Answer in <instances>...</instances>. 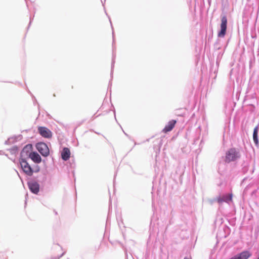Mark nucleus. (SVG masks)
Wrapping results in <instances>:
<instances>
[{"label": "nucleus", "mask_w": 259, "mask_h": 259, "mask_svg": "<svg viewBox=\"0 0 259 259\" xmlns=\"http://www.w3.org/2000/svg\"><path fill=\"white\" fill-rule=\"evenodd\" d=\"M221 23L220 25V30L218 31V37H219L214 44V48L215 50H221L223 47L224 45L222 43L221 38H223L226 34L227 29V18L225 15H221Z\"/></svg>", "instance_id": "obj_1"}, {"label": "nucleus", "mask_w": 259, "mask_h": 259, "mask_svg": "<svg viewBox=\"0 0 259 259\" xmlns=\"http://www.w3.org/2000/svg\"><path fill=\"white\" fill-rule=\"evenodd\" d=\"M108 17H109L108 16ZM109 19L110 23V24H111V27H112V37H113L112 45L113 46V44L114 43V33L113 28V26H112V22H111V19H110V18H109ZM115 57H116V54H115V53L114 52V49L113 47L112 63H111V73H110L111 78H110V80L109 81V84H108V90L110 92H111V86H112V82L111 81H112V79H113V71H114V64H115Z\"/></svg>", "instance_id": "obj_2"}, {"label": "nucleus", "mask_w": 259, "mask_h": 259, "mask_svg": "<svg viewBox=\"0 0 259 259\" xmlns=\"http://www.w3.org/2000/svg\"><path fill=\"white\" fill-rule=\"evenodd\" d=\"M239 157V152L234 148H230L226 153L225 161L228 163L235 161Z\"/></svg>", "instance_id": "obj_3"}, {"label": "nucleus", "mask_w": 259, "mask_h": 259, "mask_svg": "<svg viewBox=\"0 0 259 259\" xmlns=\"http://www.w3.org/2000/svg\"><path fill=\"white\" fill-rule=\"evenodd\" d=\"M33 146L31 144L25 145L20 152L19 161H24L29 158L30 154L33 152Z\"/></svg>", "instance_id": "obj_4"}, {"label": "nucleus", "mask_w": 259, "mask_h": 259, "mask_svg": "<svg viewBox=\"0 0 259 259\" xmlns=\"http://www.w3.org/2000/svg\"><path fill=\"white\" fill-rule=\"evenodd\" d=\"M35 147L37 151L42 156L47 157L49 155L50 150L46 143L44 142L37 143Z\"/></svg>", "instance_id": "obj_5"}, {"label": "nucleus", "mask_w": 259, "mask_h": 259, "mask_svg": "<svg viewBox=\"0 0 259 259\" xmlns=\"http://www.w3.org/2000/svg\"><path fill=\"white\" fill-rule=\"evenodd\" d=\"M20 166L23 172L28 176H32L33 174V168L28 163L27 160L19 161Z\"/></svg>", "instance_id": "obj_6"}, {"label": "nucleus", "mask_w": 259, "mask_h": 259, "mask_svg": "<svg viewBox=\"0 0 259 259\" xmlns=\"http://www.w3.org/2000/svg\"><path fill=\"white\" fill-rule=\"evenodd\" d=\"M27 185L30 191L32 193L38 194L40 190V185L36 181L33 180L28 181Z\"/></svg>", "instance_id": "obj_7"}, {"label": "nucleus", "mask_w": 259, "mask_h": 259, "mask_svg": "<svg viewBox=\"0 0 259 259\" xmlns=\"http://www.w3.org/2000/svg\"><path fill=\"white\" fill-rule=\"evenodd\" d=\"M38 132L42 137L45 138H51L52 137V132L47 127L45 126H39Z\"/></svg>", "instance_id": "obj_8"}, {"label": "nucleus", "mask_w": 259, "mask_h": 259, "mask_svg": "<svg viewBox=\"0 0 259 259\" xmlns=\"http://www.w3.org/2000/svg\"><path fill=\"white\" fill-rule=\"evenodd\" d=\"M232 200V195L231 194H226L222 195H220L217 198V200L218 203L221 204L223 202H226L229 203Z\"/></svg>", "instance_id": "obj_9"}, {"label": "nucleus", "mask_w": 259, "mask_h": 259, "mask_svg": "<svg viewBox=\"0 0 259 259\" xmlns=\"http://www.w3.org/2000/svg\"><path fill=\"white\" fill-rule=\"evenodd\" d=\"M70 151L67 147H64L61 151V158L64 161L68 160L70 157Z\"/></svg>", "instance_id": "obj_10"}, {"label": "nucleus", "mask_w": 259, "mask_h": 259, "mask_svg": "<svg viewBox=\"0 0 259 259\" xmlns=\"http://www.w3.org/2000/svg\"><path fill=\"white\" fill-rule=\"evenodd\" d=\"M22 138V135H19L18 136H14L9 138L5 142V145H11L13 144L18 141L21 140Z\"/></svg>", "instance_id": "obj_11"}, {"label": "nucleus", "mask_w": 259, "mask_h": 259, "mask_svg": "<svg viewBox=\"0 0 259 259\" xmlns=\"http://www.w3.org/2000/svg\"><path fill=\"white\" fill-rule=\"evenodd\" d=\"M177 123V120L175 119H172L168 121L167 124L165 125V127L163 129L162 131L166 133L167 132H169L171 131L174 127H175V125L176 123Z\"/></svg>", "instance_id": "obj_12"}, {"label": "nucleus", "mask_w": 259, "mask_h": 259, "mask_svg": "<svg viewBox=\"0 0 259 259\" xmlns=\"http://www.w3.org/2000/svg\"><path fill=\"white\" fill-rule=\"evenodd\" d=\"M30 158L35 163L38 164L41 162V156L36 151H33L29 156Z\"/></svg>", "instance_id": "obj_13"}, {"label": "nucleus", "mask_w": 259, "mask_h": 259, "mask_svg": "<svg viewBox=\"0 0 259 259\" xmlns=\"http://www.w3.org/2000/svg\"><path fill=\"white\" fill-rule=\"evenodd\" d=\"M258 125H256L253 129V141L255 145L258 147Z\"/></svg>", "instance_id": "obj_14"}, {"label": "nucleus", "mask_w": 259, "mask_h": 259, "mask_svg": "<svg viewBox=\"0 0 259 259\" xmlns=\"http://www.w3.org/2000/svg\"><path fill=\"white\" fill-rule=\"evenodd\" d=\"M239 259H248L250 257L252 254L248 250H244L237 254Z\"/></svg>", "instance_id": "obj_15"}, {"label": "nucleus", "mask_w": 259, "mask_h": 259, "mask_svg": "<svg viewBox=\"0 0 259 259\" xmlns=\"http://www.w3.org/2000/svg\"><path fill=\"white\" fill-rule=\"evenodd\" d=\"M225 161L220 162L218 164V172L222 175L226 170V164Z\"/></svg>", "instance_id": "obj_16"}, {"label": "nucleus", "mask_w": 259, "mask_h": 259, "mask_svg": "<svg viewBox=\"0 0 259 259\" xmlns=\"http://www.w3.org/2000/svg\"><path fill=\"white\" fill-rule=\"evenodd\" d=\"M227 46V44H226L225 46H224V49H222L221 50H215L216 52H217V59H216V62H217V64H219V63L220 62L222 58V56L224 54V51H225V49L226 48Z\"/></svg>", "instance_id": "obj_17"}, {"label": "nucleus", "mask_w": 259, "mask_h": 259, "mask_svg": "<svg viewBox=\"0 0 259 259\" xmlns=\"http://www.w3.org/2000/svg\"><path fill=\"white\" fill-rule=\"evenodd\" d=\"M19 148L17 146H14L11 148L8 149L11 154L15 155L18 152Z\"/></svg>", "instance_id": "obj_18"}, {"label": "nucleus", "mask_w": 259, "mask_h": 259, "mask_svg": "<svg viewBox=\"0 0 259 259\" xmlns=\"http://www.w3.org/2000/svg\"><path fill=\"white\" fill-rule=\"evenodd\" d=\"M65 253V252H63L60 255H58L57 256H53L51 257V259H59L60 257L63 256Z\"/></svg>", "instance_id": "obj_19"}, {"label": "nucleus", "mask_w": 259, "mask_h": 259, "mask_svg": "<svg viewBox=\"0 0 259 259\" xmlns=\"http://www.w3.org/2000/svg\"><path fill=\"white\" fill-rule=\"evenodd\" d=\"M39 170H40V168H39V166H38V165H36L34 168H33V173L34 172H35V173L38 172L39 171Z\"/></svg>", "instance_id": "obj_20"}, {"label": "nucleus", "mask_w": 259, "mask_h": 259, "mask_svg": "<svg viewBox=\"0 0 259 259\" xmlns=\"http://www.w3.org/2000/svg\"><path fill=\"white\" fill-rule=\"evenodd\" d=\"M180 167L179 166H178V167H177V170H176V172H177L178 174L180 175V176H182V175L183 174L184 171H181V172L179 171V170H180Z\"/></svg>", "instance_id": "obj_21"}, {"label": "nucleus", "mask_w": 259, "mask_h": 259, "mask_svg": "<svg viewBox=\"0 0 259 259\" xmlns=\"http://www.w3.org/2000/svg\"><path fill=\"white\" fill-rule=\"evenodd\" d=\"M33 17H34V15L33 16V17H30V21H29V24H28V27H27V30L29 29L31 23H32V21L33 19Z\"/></svg>", "instance_id": "obj_22"}, {"label": "nucleus", "mask_w": 259, "mask_h": 259, "mask_svg": "<svg viewBox=\"0 0 259 259\" xmlns=\"http://www.w3.org/2000/svg\"><path fill=\"white\" fill-rule=\"evenodd\" d=\"M32 98L33 100V103L38 104L35 97L33 96V95H32ZM38 105L39 106V105Z\"/></svg>", "instance_id": "obj_23"}, {"label": "nucleus", "mask_w": 259, "mask_h": 259, "mask_svg": "<svg viewBox=\"0 0 259 259\" xmlns=\"http://www.w3.org/2000/svg\"><path fill=\"white\" fill-rule=\"evenodd\" d=\"M248 170V168L246 166H244L242 168V171L243 172V173H245L247 172V171Z\"/></svg>", "instance_id": "obj_24"}, {"label": "nucleus", "mask_w": 259, "mask_h": 259, "mask_svg": "<svg viewBox=\"0 0 259 259\" xmlns=\"http://www.w3.org/2000/svg\"><path fill=\"white\" fill-rule=\"evenodd\" d=\"M100 114H99L98 115H96V114H95L92 117H91V120H94L96 117H98Z\"/></svg>", "instance_id": "obj_25"}, {"label": "nucleus", "mask_w": 259, "mask_h": 259, "mask_svg": "<svg viewBox=\"0 0 259 259\" xmlns=\"http://www.w3.org/2000/svg\"><path fill=\"white\" fill-rule=\"evenodd\" d=\"M47 180V177L46 175H44L43 177H42V182H45Z\"/></svg>", "instance_id": "obj_26"}, {"label": "nucleus", "mask_w": 259, "mask_h": 259, "mask_svg": "<svg viewBox=\"0 0 259 259\" xmlns=\"http://www.w3.org/2000/svg\"><path fill=\"white\" fill-rule=\"evenodd\" d=\"M124 253H125L126 259H128V255H127L126 249H124Z\"/></svg>", "instance_id": "obj_27"}, {"label": "nucleus", "mask_w": 259, "mask_h": 259, "mask_svg": "<svg viewBox=\"0 0 259 259\" xmlns=\"http://www.w3.org/2000/svg\"><path fill=\"white\" fill-rule=\"evenodd\" d=\"M27 92L32 96V95H33L31 92L29 91V90L27 88L26 89Z\"/></svg>", "instance_id": "obj_28"}, {"label": "nucleus", "mask_w": 259, "mask_h": 259, "mask_svg": "<svg viewBox=\"0 0 259 259\" xmlns=\"http://www.w3.org/2000/svg\"><path fill=\"white\" fill-rule=\"evenodd\" d=\"M114 117H115V119L116 121H117V119H116V118L115 110V109L114 110Z\"/></svg>", "instance_id": "obj_29"}, {"label": "nucleus", "mask_w": 259, "mask_h": 259, "mask_svg": "<svg viewBox=\"0 0 259 259\" xmlns=\"http://www.w3.org/2000/svg\"><path fill=\"white\" fill-rule=\"evenodd\" d=\"M30 130V129H29V130H24V131H22V133H23V132H28V131H29Z\"/></svg>", "instance_id": "obj_30"}, {"label": "nucleus", "mask_w": 259, "mask_h": 259, "mask_svg": "<svg viewBox=\"0 0 259 259\" xmlns=\"http://www.w3.org/2000/svg\"><path fill=\"white\" fill-rule=\"evenodd\" d=\"M4 152L3 151H0V154H4Z\"/></svg>", "instance_id": "obj_31"}, {"label": "nucleus", "mask_w": 259, "mask_h": 259, "mask_svg": "<svg viewBox=\"0 0 259 259\" xmlns=\"http://www.w3.org/2000/svg\"><path fill=\"white\" fill-rule=\"evenodd\" d=\"M184 259H190V258H188L187 257H185Z\"/></svg>", "instance_id": "obj_32"}, {"label": "nucleus", "mask_w": 259, "mask_h": 259, "mask_svg": "<svg viewBox=\"0 0 259 259\" xmlns=\"http://www.w3.org/2000/svg\"><path fill=\"white\" fill-rule=\"evenodd\" d=\"M226 227L227 228V229H229V228L228 227L226 226Z\"/></svg>", "instance_id": "obj_33"}, {"label": "nucleus", "mask_w": 259, "mask_h": 259, "mask_svg": "<svg viewBox=\"0 0 259 259\" xmlns=\"http://www.w3.org/2000/svg\"><path fill=\"white\" fill-rule=\"evenodd\" d=\"M123 133H124V135L127 136V134L126 133H125V132H123Z\"/></svg>", "instance_id": "obj_34"}, {"label": "nucleus", "mask_w": 259, "mask_h": 259, "mask_svg": "<svg viewBox=\"0 0 259 259\" xmlns=\"http://www.w3.org/2000/svg\"><path fill=\"white\" fill-rule=\"evenodd\" d=\"M123 133H124V135L127 136V134L126 133H125V132H123Z\"/></svg>", "instance_id": "obj_35"}, {"label": "nucleus", "mask_w": 259, "mask_h": 259, "mask_svg": "<svg viewBox=\"0 0 259 259\" xmlns=\"http://www.w3.org/2000/svg\"><path fill=\"white\" fill-rule=\"evenodd\" d=\"M55 213L56 214H57V212L56 211H55Z\"/></svg>", "instance_id": "obj_36"}, {"label": "nucleus", "mask_w": 259, "mask_h": 259, "mask_svg": "<svg viewBox=\"0 0 259 259\" xmlns=\"http://www.w3.org/2000/svg\"><path fill=\"white\" fill-rule=\"evenodd\" d=\"M256 259H259V255H258V257H257Z\"/></svg>", "instance_id": "obj_37"}, {"label": "nucleus", "mask_w": 259, "mask_h": 259, "mask_svg": "<svg viewBox=\"0 0 259 259\" xmlns=\"http://www.w3.org/2000/svg\"><path fill=\"white\" fill-rule=\"evenodd\" d=\"M53 96H54V97H55V96H56V95H55V94L53 95Z\"/></svg>", "instance_id": "obj_38"}]
</instances>
